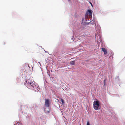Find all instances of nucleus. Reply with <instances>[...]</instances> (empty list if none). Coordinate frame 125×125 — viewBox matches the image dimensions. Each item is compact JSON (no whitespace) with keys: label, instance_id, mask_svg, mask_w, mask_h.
<instances>
[{"label":"nucleus","instance_id":"obj_10","mask_svg":"<svg viewBox=\"0 0 125 125\" xmlns=\"http://www.w3.org/2000/svg\"><path fill=\"white\" fill-rule=\"evenodd\" d=\"M87 125H90V123H89V122H87Z\"/></svg>","mask_w":125,"mask_h":125},{"label":"nucleus","instance_id":"obj_1","mask_svg":"<svg viewBox=\"0 0 125 125\" xmlns=\"http://www.w3.org/2000/svg\"><path fill=\"white\" fill-rule=\"evenodd\" d=\"M27 85V87L29 89H31L35 86V84L30 80L26 81Z\"/></svg>","mask_w":125,"mask_h":125},{"label":"nucleus","instance_id":"obj_3","mask_svg":"<svg viewBox=\"0 0 125 125\" xmlns=\"http://www.w3.org/2000/svg\"><path fill=\"white\" fill-rule=\"evenodd\" d=\"M92 12L91 10H88L86 12L85 16V19H89V18L92 17Z\"/></svg>","mask_w":125,"mask_h":125},{"label":"nucleus","instance_id":"obj_2","mask_svg":"<svg viewBox=\"0 0 125 125\" xmlns=\"http://www.w3.org/2000/svg\"><path fill=\"white\" fill-rule=\"evenodd\" d=\"M93 106L94 108L96 110L99 109L101 107L100 102L98 101H94L93 102Z\"/></svg>","mask_w":125,"mask_h":125},{"label":"nucleus","instance_id":"obj_9","mask_svg":"<svg viewBox=\"0 0 125 125\" xmlns=\"http://www.w3.org/2000/svg\"><path fill=\"white\" fill-rule=\"evenodd\" d=\"M92 21H93V20L92 21H91V22L89 23H90V24H91V23H93L94 22V21H93V22H92Z\"/></svg>","mask_w":125,"mask_h":125},{"label":"nucleus","instance_id":"obj_5","mask_svg":"<svg viewBox=\"0 0 125 125\" xmlns=\"http://www.w3.org/2000/svg\"><path fill=\"white\" fill-rule=\"evenodd\" d=\"M45 105L47 107L49 106V102L48 99H46L45 100Z\"/></svg>","mask_w":125,"mask_h":125},{"label":"nucleus","instance_id":"obj_6","mask_svg":"<svg viewBox=\"0 0 125 125\" xmlns=\"http://www.w3.org/2000/svg\"><path fill=\"white\" fill-rule=\"evenodd\" d=\"M101 50L104 52V54L105 55L107 53V51L105 48H102Z\"/></svg>","mask_w":125,"mask_h":125},{"label":"nucleus","instance_id":"obj_11","mask_svg":"<svg viewBox=\"0 0 125 125\" xmlns=\"http://www.w3.org/2000/svg\"><path fill=\"white\" fill-rule=\"evenodd\" d=\"M105 81V80H104V81ZM104 85H105V82H104Z\"/></svg>","mask_w":125,"mask_h":125},{"label":"nucleus","instance_id":"obj_7","mask_svg":"<svg viewBox=\"0 0 125 125\" xmlns=\"http://www.w3.org/2000/svg\"><path fill=\"white\" fill-rule=\"evenodd\" d=\"M70 64L72 65H75V62L74 61H73L71 62H69Z\"/></svg>","mask_w":125,"mask_h":125},{"label":"nucleus","instance_id":"obj_12","mask_svg":"<svg viewBox=\"0 0 125 125\" xmlns=\"http://www.w3.org/2000/svg\"><path fill=\"white\" fill-rule=\"evenodd\" d=\"M68 0V1H70V0Z\"/></svg>","mask_w":125,"mask_h":125},{"label":"nucleus","instance_id":"obj_8","mask_svg":"<svg viewBox=\"0 0 125 125\" xmlns=\"http://www.w3.org/2000/svg\"><path fill=\"white\" fill-rule=\"evenodd\" d=\"M61 101L62 102V104L64 103V100L63 99H61Z\"/></svg>","mask_w":125,"mask_h":125},{"label":"nucleus","instance_id":"obj_4","mask_svg":"<svg viewBox=\"0 0 125 125\" xmlns=\"http://www.w3.org/2000/svg\"><path fill=\"white\" fill-rule=\"evenodd\" d=\"M33 88L31 89L34 90L36 92H38L40 90L39 87V86H36L35 85V86Z\"/></svg>","mask_w":125,"mask_h":125}]
</instances>
